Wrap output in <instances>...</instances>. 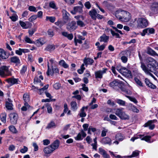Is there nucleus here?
<instances>
[{
    "label": "nucleus",
    "instance_id": "25",
    "mask_svg": "<svg viewBox=\"0 0 158 158\" xmlns=\"http://www.w3.org/2000/svg\"><path fill=\"white\" fill-rule=\"evenodd\" d=\"M23 99L24 102V105H27L28 102L30 101L29 95L26 94H24L23 97Z\"/></svg>",
    "mask_w": 158,
    "mask_h": 158
},
{
    "label": "nucleus",
    "instance_id": "24",
    "mask_svg": "<svg viewBox=\"0 0 158 158\" xmlns=\"http://www.w3.org/2000/svg\"><path fill=\"white\" fill-rule=\"evenodd\" d=\"M94 62V60L91 58H85L84 60V62L85 65H92Z\"/></svg>",
    "mask_w": 158,
    "mask_h": 158
},
{
    "label": "nucleus",
    "instance_id": "61",
    "mask_svg": "<svg viewBox=\"0 0 158 158\" xmlns=\"http://www.w3.org/2000/svg\"><path fill=\"white\" fill-rule=\"evenodd\" d=\"M53 87L56 89H59L61 87V85L59 83H56L53 85Z\"/></svg>",
    "mask_w": 158,
    "mask_h": 158
},
{
    "label": "nucleus",
    "instance_id": "64",
    "mask_svg": "<svg viewBox=\"0 0 158 158\" xmlns=\"http://www.w3.org/2000/svg\"><path fill=\"white\" fill-rule=\"evenodd\" d=\"M85 6L87 9H89L91 7V5L89 2H86L85 4Z\"/></svg>",
    "mask_w": 158,
    "mask_h": 158
},
{
    "label": "nucleus",
    "instance_id": "21",
    "mask_svg": "<svg viewBox=\"0 0 158 158\" xmlns=\"http://www.w3.org/2000/svg\"><path fill=\"white\" fill-rule=\"evenodd\" d=\"M44 151L45 153L48 154L52 153L54 150L52 148V147L50 145L45 147L44 148Z\"/></svg>",
    "mask_w": 158,
    "mask_h": 158
},
{
    "label": "nucleus",
    "instance_id": "23",
    "mask_svg": "<svg viewBox=\"0 0 158 158\" xmlns=\"http://www.w3.org/2000/svg\"><path fill=\"white\" fill-rule=\"evenodd\" d=\"M56 125L55 124V123L53 121H51L49 123L46 128L47 129H50L53 128H55L56 127Z\"/></svg>",
    "mask_w": 158,
    "mask_h": 158
},
{
    "label": "nucleus",
    "instance_id": "60",
    "mask_svg": "<svg viewBox=\"0 0 158 158\" xmlns=\"http://www.w3.org/2000/svg\"><path fill=\"white\" fill-rule=\"evenodd\" d=\"M37 18L36 15H34L31 16L28 19L29 21L30 22H32L35 20Z\"/></svg>",
    "mask_w": 158,
    "mask_h": 158
},
{
    "label": "nucleus",
    "instance_id": "17",
    "mask_svg": "<svg viewBox=\"0 0 158 158\" xmlns=\"http://www.w3.org/2000/svg\"><path fill=\"white\" fill-rule=\"evenodd\" d=\"M60 141L58 140H56L50 145L54 151L57 149L59 147Z\"/></svg>",
    "mask_w": 158,
    "mask_h": 158
},
{
    "label": "nucleus",
    "instance_id": "26",
    "mask_svg": "<svg viewBox=\"0 0 158 158\" xmlns=\"http://www.w3.org/2000/svg\"><path fill=\"white\" fill-rule=\"evenodd\" d=\"M48 85H47L44 86L43 88H41V89H39L38 87H35L34 86H32V87H34V88H35V89H37L39 90V94H42V93H43V92L44 90L47 89L48 88Z\"/></svg>",
    "mask_w": 158,
    "mask_h": 158
},
{
    "label": "nucleus",
    "instance_id": "8",
    "mask_svg": "<svg viewBox=\"0 0 158 158\" xmlns=\"http://www.w3.org/2000/svg\"><path fill=\"white\" fill-rule=\"evenodd\" d=\"M107 70L106 68H103V70H99L95 72V78H102L103 75L106 73Z\"/></svg>",
    "mask_w": 158,
    "mask_h": 158
},
{
    "label": "nucleus",
    "instance_id": "55",
    "mask_svg": "<svg viewBox=\"0 0 158 158\" xmlns=\"http://www.w3.org/2000/svg\"><path fill=\"white\" fill-rule=\"evenodd\" d=\"M75 139L76 140H81L83 139L81 137V132L79 133L77 136L75 137Z\"/></svg>",
    "mask_w": 158,
    "mask_h": 158
},
{
    "label": "nucleus",
    "instance_id": "27",
    "mask_svg": "<svg viewBox=\"0 0 158 158\" xmlns=\"http://www.w3.org/2000/svg\"><path fill=\"white\" fill-rule=\"evenodd\" d=\"M147 53L152 56H158V54L155 51L151 48H149L148 49Z\"/></svg>",
    "mask_w": 158,
    "mask_h": 158
},
{
    "label": "nucleus",
    "instance_id": "10",
    "mask_svg": "<svg viewBox=\"0 0 158 158\" xmlns=\"http://www.w3.org/2000/svg\"><path fill=\"white\" fill-rule=\"evenodd\" d=\"M156 122L157 120L156 119L149 120L145 123L144 124L145 127H147L148 126L149 129L152 130L155 127V125L153 123Z\"/></svg>",
    "mask_w": 158,
    "mask_h": 158
},
{
    "label": "nucleus",
    "instance_id": "62",
    "mask_svg": "<svg viewBox=\"0 0 158 158\" xmlns=\"http://www.w3.org/2000/svg\"><path fill=\"white\" fill-rule=\"evenodd\" d=\"M108 130L107 129H104L102 130L101 133V136L105 137L106 135V133L107 132Z\"/></svg>",
    "mask_w": 158,
    "mask_h": 158
},
{
    "label": "nucleus",
    "instance_id": "46",
    "mask_svg": "<svg viewBox=\"0 0 158 158\" xmlns=\"http://www.w3.org/2000/svg\"><path fill=\"white\" fill-rule=\"evenodd\" d=\"M129 106L131 107V109L132 110L135 112L138 113L139 112V110L137 109V108L132 104H130Z\"/></svg>",
    "mask_w": 158,
    "mask_h": 158
},
{
    "label": "nucleus",
    "instance_id": "19",
    "mask_svg": "<svg viewBox=\"0 0 158 158\" xmlns=\"http://www.w3.org/2000/svg\"><path fill=\"white\" fill-rule=\"evenodd\" d=\"M82 6H76L73 8L74 11H71V13L73 14H75L76 13L78 12L80 13L82 12Z\"/></svg>",
    "mask_w": 158,
    "mask_h": 158
},
{
    "label": "nucleus",
    "instance_id": "29",
    "mask_svg": "<svg viewBox=\"0 0 158 158\" xmlns=\"http://www.w3.org/2000/svg\"><path fill=\"white\" fill-rule=\"evenodd\" d=\"M140 138L142 140H144L148 142H150V139L152 137V136H143V135H140Z\"/></svg>",
    "mask_w": 158,
    "mask_h": 158
},
{
    "label": "nucleus",
    "instance_id": "4",
    "mask_svg": "<svg viewBox=\"0 0 158 158\" xmlns=\"http://www.w3.org/2000/svg\"><path fill=\"white\" fill-rule=\"evenodd\" d=\"M9 66H3L0 67V76L2 77L11 75V72L9 71Z\"/></svg>",
    "mask_w": 158,
    "mask_h": 158
},
{
    "label": "nucleus",
    "instance_id": "1",
    "mask_svg": "<svg viewBox=\"0 0 158 158\" xmlns=\"http://www.w3.org/2000/svg\"><path fill=\"white\" fill-rule=\"evenodd\" d=\"M120 89L123 92V94L128 98L130 101L133 102L135 104H136L138 102V101L135 98L132 97L127 95H130L131 94L132 92L130 90L127 89L126 87L124 86H121Z\"/></svg>",
    "mask_w": 158,
    "mask_h": 158
},
{
    "label": "nucleus",
    "instance_id": "14",
    "mask_svg": "<svg viewBox=\"0 0 158 158\" xmlns=\"http://www.w3.org/2000/svg\"><path fill=\"white\" fill-rule=\"evenodd\" d=\"M45 43V41L43 38H40L34 42V44L37 46L40 47Z\"/></svg>",
    "mask_w": 158,
    "mask_h": 158
},
{
    "label": "nucleus",
    "instance_id": "56",
    "mask_svg": "<svg viewBox=\"0 0 158 158\" xmlns=\"http://www.w3.org/2000/svg\"><path fill=\"white\" fill-rule=\"evenodd\" d=\"M110 30L111 32V34L113 36H115L116 37L118 38L120 37L118 33L115 32L112 29H110Z\"/></svg>",
    "mask_w": 158,
    "mask_h": 158
},
{
    "label": "nucleus",
    "instance_id": "49",
    "mask_svg": "<svg viewBox=\"0 0 158 158\" xmlns=\"http://www.w3.org/2000/svg\"><path fill=\"white\" fill-rule=\"evenodd\" d=\"M135 80L136 83L140 86H143V83L142 82L137 78H135Z\"/></svg>",
    "mask_w": 158,
    "mask_h": 158
},
{
    "label": "nucleus",
    "instance_id": "30",
    "mask_svg": "<svg viewBox=\"0 0 158 158\" xmlns=\"http://www.w3.org/2000/svg\"><path fill=\"white\" fill-rule=\"evenodd\" d=\"M19 23L21 26L23 28L25 29H27L28 28V27L27 26V25H29L31 24V23L29 22H26V23H25V22L21 21H20Z\"/></svg>",
    "mask_w": 158,
    "mask_h": 158
},
{
    "label": "nucleus",
    "instance_id": "37",
    "mask_svg": "<svg viewBox=\"0 0 158 158\" xmlns=\"http://www.w3.org/2000/svg\"><path fill=\"white\" fill-rule=\"evenodd\" d=\"M72 109L74 110H76L77 109V103L75 101H72L70 103Z\"/></svg>",
    "mask_w": 158,
    "mask_h": 158
},
{
    "label": "nucleus",
    "instance_id": "51",
    "mask_svg": "<svg viewBox=\"0 0 158 158\" xmlns=\"http://www.w3.org/2000/svg\"><path fill=\"white\" fill-rule=\"evenodd\" d=\"M28 151V148L25 146H24L23 148H21L20 150V152L22 153H25Z\"/></svg>",
    "mask_w": 158,
    "mask_h": 158
},
{
    "label": "nucleus",
    "instance_id": "39",
    "mask_svg": "<svg viewBox=\"0 0 158 158\" xmlns=\"http://www.w3.org/2000/svg\"><path fill=\"white\" fill-rule=\"evenodd\" d=\"M118 82L116 81H114L111 82L109 85L110 86L113 88H115L116 87H118Z\"/></svg>",
    "mask_w": 158,
    "mask_h": 158
},
{
    "label": "nucleus",
    "instance_id": "32",
    "mask_svg": "<svg viewBox=\"0 0 158 158\" xmlns=\"http://www.w3.org/2000/svg\"><path fill=\"white\" fill-rule=\"evenodd\" d=\"M63 13L64 19L67 21L69 19V14L66 10H63Z\"/></svg>",
    "mask_w": 158,
    "mask_h": 158
},
{
    "label": "nucleus",
    "instance_id": "57",
    "mask_svg": "<svg viewBox=\"0 0 158 158\" xmlns=\"http://www.w3.org/2000/svg\"><path fill=\"white\" fill-rule=\"evenodd\" d=\"M99 153L102 156H103L106 153V152L105 150L101 148H100L99 149Z\"/></svg>",
    "mask_w": 158,
    "mask_h": 158
},
{
    "label": "nucleus",
    "instance_id": "44",
    "mask_svg": "<svg viewBox=\"0 0 158 158\" xmlns=\"http://www.w3.org/2000/svg\"><path fill=\"white\" fill-rule=\"evenodd\" d=\"M52 73H50V75H53V74L54 73H58L59 72V69L58 68H57L56 66H54V67H53L52 65Z\"/></svg>",
    "mask_w": 158,
    "mask_h": 158
},
{
    "label": "nucleus",
    "instance_id": "54",
    "mask_svg": "<svg viewBox=\"0 0 158 158\" xmlns=\"http://www.w3.org/2000/svg\"><path fill=\"white\" fill-rule=\"evenodd\" d=\"M27 67L26 66L24 65L20 71V73L22 75L24 74L27 70Z\"/></svg>",
    "mask_w": 158,
    "mask_h": 158
},
{
    "label": "nucleus",
    "instance_id": "2",
    "mask_svg": "<svg viewBox=\"0 0 158 158\" xmlns=\"http://www.w3.org/2000/svg\"><path fill=\"white\" fill-rule=\"evenodd\" d=\"M126 15H128L127 17H125L124 16L123 17L121 16L122 14V11L120 10H118L116 11L115 13V15L116 17L121 20V21L124 22H127L128 21L131 19V16H130V13L129 12L126 13Z\"/></svg>",
    "mask_w": 158,
    "mask_h": 158
},
{
    "label": "nucleus",
    "instance_id": "31",
    "mask_svg": "<svg viewBox=\"0 0 158 158\" xmlns=\"http://www.w3.org/2000/svg\"><path fill=\"white\" fill-rule=\"evenodd\" d=\"M141 67L146 74L149 73V72L150 71L148 69V67H146L143 63H141Z\"/></svg>",
    "mask_w": 158,
    "mask_h": 158
},
{
    "label": "nucleus",
    "instance_id": "59",
    "mask_svg": "<svg viewBox=\"0 0 158 158\" xmlns=\"http://www.w3.org/2000/svg\"><path fill=\"white\" fill-rule=\"evenodd\" d=\"M109 152L111 156H113L114 157L117 158H123V157H122L121 156L119 155H115L113 153V152H112L110 151H109Z\"/></svg>",
    "mask_w": 158,
    "mask_h": 158
},
{
    "label": "nucleus",
    "instance_id": "22",
    "mask_svg": "<svg viewBox=\"0 0 158 158\" xmlns=\"http://www.w3.org/2000/svg\"><path fill=\"white\" fill-rule=\"evenodd\" d=\"M100 42H103L104 43H107L109 38L108 36H106L105 34H103V35L100 37Z\"/></svg>",
    "mask_w": 158,
    "mask_h": 158
},
{
    "label": "nucleus",
    "instance_id": "40",
    "mask_svg": "<svg viewBox=\"0 0 158 158\" xmlns=\"http://www.w3.org/2000/svg\"><path fill=\"white\" fill-rule=\"evenodd\" d=\"M9 129L10 131L13 133L16 134L18 132V131L15 127L13 125H11L9 126Z\"/></svg>",
    "mask_w": 158,
    "mask_h": 158
},
{
    "label": "nucleus",
    "instance_id": "16",
    "mask_svg": "<svg viewBox=\"0 0 158 158\" xmlns=\"http://www.w3.org/2000/svg\"><path fill=\"white\" fill-rule=\"evenodd\" d=\"M89 14L92 19L94 20L96 19L97 12L95 9H92L91 10L89 11Z\"/></svg>",
    "mask_w": 158,
    "mask_h": 158
},
{
    "label": "nucleus",
    "instance_id": "48",
    "mask_svg": "<svg viewBox=\"0 0 158 158\" xmlns=\"http://www.w3.org/2000/svg\"><path fill=\"white\" fill-rule=\"evenodd\" d=\"M120 105L125 106L126 104V102L125 101L120 99H118L116 101Z\"/></svg>",
    "mask_w": 158,
    "mask_h": 158
},
{
    "label": "nucleus",
    "instance_id": "42",
    "mask_svg": "<svg viewBox=\"0 0 158 158\" xmlns=\"http://www.w3.org/2000/svg\"><path fill=\"white\" fill-rule=\"evenodd\" d=\"M81 117L84 118L85 117L86 114L85 113V110H83V109H81L80 110V112L78 114Z\"/></svg>",
    "mask_w": 158,
    "mask_h": 158
},
{
    "label": "nucleus",
    "instance_id": "34",
    "mask_svg": "<svg viewBox=\"0 0 158 158\" xmlns=\"http://www.w3.org/2000/svg\"><path fill=\"white\" fill-rule=\"evenodd\" d=\"M59 64L60 65L62 66L64 68H67L69 67L68 64L66 63L63 60H60L59 62Z\"/></svg>",
    "mask_w": 158,
    "mask_h": 158
},
{
    "label": "nucleus",
    "instance_id": "52",
    "mask_svg": "<svg viewBox=\"0 0 158 158\" xmlns=\"http://www.w3.org/2000/svg\"><path fill=\"white\" fill-rule=\"evenodd\" d=\"M28 9L31 11L36 12L37 10L36 8L34 6H29Z\"/></svg>",
    "mask_w": 158,
    "mask_h": 158
},
{
    "label": "nucleus",
    "instance_id": "5",
    "mask_svg": "<svg viewBox=\"0 0 158 158\" xmlns=\"http://www.w3.org/2000/svg\"><path fill=\"white\" fill-rule=\"evenodd\" d=\"M9 117L11 124H16L19 118L18 114L16 113L13 112L10 114Z\"/></svg>",
    "mask_w": 158,
    "mask_h": 158
},
{
    "label": "nucleus",
    "instance_id": "58",
    "mask_svg": "<svg viewBox=\"0 0 158 158\" xmlns=\"http://www.w3.org/2000/svg\"><path fill=\"white\" fill-rule=\"evenodd\" d=\"M10 18L11 19L12 21L15 22L18 19V16L16 14H15V15L10 16Z\"/></svg>",
    "mask_w": 158,
    "mask_h": 158
},
{
    "label": "nucleus",
    "instance_id": "63",
    "mask_svg": "<svg viewBox=\"0 0 158 158\" xmlns=\"http://www.w3.org/2000/svg\"><path fill=\"white\" fill-rule=\"evenodd\" d=\"M121 59L122 62L124 63H126L127 62L128 59L127 57L125 56H122L121 57Z\"/></svg>",
    "mask_w": 158,
    "mask_h": 158
},
{
    "label": "nucleus",
    "instance_id": "36",
    "mask_svg": "<svg viewBox=\"0 0 158 158\" xmlns=\"http://www.w3.org/2000/svg\"><path fill=\"white\" fill-rule=\"evenodd\" d=\"M119 117L121 119L124 120L129 119V116L126 114L123 111Z\"/></svg>",
    "mask_w": 158,
    "mask_h": 158
},
{
    "label": "nucleus",
    "instance_id": "53",
    "mask_svg": "<svg viewBox=\"0 0 158 158\" xmlns=\"http://www.w3.org/2000/svg\"><path fill=\"white\" fill-rule=\"evenodd\" d=\"M24 40L27 43L30 44H34V42L32 41L30 38L27 36L25 37Z\"/></svg>",
    "mask_w": 158,
    "mask_h": 158
},
{
    "label": "nucleus",
    "instance_id": "7",
    "mask_svg": "<svg viewBox=\"0 0 158 158\" xmlns=\"http://www.w3.org/2000/svg\"><path fill=\"white\" fill-rule=\"evenodd\" d=\"M77 27L76 22L73 21L68 23L67 26V29L69 31H72L75 30Z\"/></svg>",
    "mask_w": 158,
    "mask_h": 158
},
{
    "label": "nucleus",
    "instance_id": "28",
    "mask_svg": "<svg viewBox=\"0 0 158 158\" xmlns=\"http://www.w3.org/2000/svg\"><path fill=\"white\" fill-rule=\"evenodd\" d=\"M55 49V46L52 45H48L45 49L46 51L51 52L53 51Z\"/></svg>",
    "mask_w": 158,
    "mask_h": 158
},
{
    "label": "nucleus",
    "instance_id": "6",
    "mask_svg": "<svg viewBox=\"0 0 158 158\" xmlns=\"http://www.w3.org/2000/svg\"><path fill=\"white\" fill-rule=\"evenodd\" d=\"M155 29L152 28H148L143 30L141 33L143 36H144L146 34L149 35L151 34H153L155 33Z\"/></svg>",
    "mask_w": 158,
    "mask_h": 158
},
{
    "label": "nucleus",
    "instance_id": "3",
    "mask_svg": "<svg viewBox=\"0 0 158 158\" xmlns=\"http://www.w3.org/2000/svg\"><path fill=\"white\" fill-rule=\"evenodd\" d=\"M137 27L138 28H144L148 25V20L144 18H138L137 20Z\"/></svg>",
    "mask_w": 158,
    "mask_h": 158
},
{
    "label": "nucleus",
    "instance_id": "47",
    "mask_svg": "<svg viewBox=\"0 0 158 158\" xmlns=\"http://www.w3.org/2000/svg\"><path fill=\"white\" fill-rule=\"evenodd\" d=\"M84 66V64H83L81 67V69L77 70V72L79 74H81L83 73L84 70L85 69Z\"/></svg>",
    "mask_w": 158,
    "mask_h": 158
},
{
    "label": "nucleus",
    "instance_id": "20",
    "mask_svg": "<svg viewBox=\"0 0 158 158\" xmlns=\"http://www.w3.org/2000/svg\"><path fill=\"white\" fill-rule=\"evenodd\" d=\"M61 34L62 35L67 37L69 40H72L73 39V36L72 34H68L66 32H62Z\"/></svg>",
    "mask_w": 158,
    "mask_h": 158
},
{
    "label": "nucleus",
    "instance_id": "38",
    "mask_svg": "<svg viewBox=\"0 0 158 158\" xmlns=\"http://www.w3.org/2000/svg\"><path fill=\"white\" fill-rule=\"evenodd\" d=\"M116 139L119 141H122L124 139V137L121 133H118L115 136Z\"/></svg>",
    "mask_w": 158,
    "mask_h": 158
},
{
    "label": "nucleus",
    "instance_id": "9",
    "mask_svg": "<svg viewBox=\"0 0 158 158\" xmlns=\"http://www.w3.org/2000/svg\"><path fill=\"white\" fill-rule=\"evenodd\" d=\"M147 67L151 72H153V71L158 69V63L155 60L152 64L151 65H148Z\"/></svg>",
    "mask_w": 158,
    "mask_h": 158
},
{
    "label": "nucleus",
    "instance_id": "13",
    "mask_svg": "<svg viewBox=\"0 0 158 158\" xmlns=\"http://www.w3.org/2000/svg\"><path fill=\"white\" fill-rule=\"evenodd\" d=\"M10 61L11 63L15 64V65L17 66L20 63V61L19 58L16 56H14L10 58Z\"/></svg>",
    "mask_w": 158,
    "mask_h": 158
},
{
    "label": "nucleus",
    "instance_id": "50",
    "mask_svg": "<svg viewBox=\"0 0 158 158\" xmlns=\"http://www.w3.org/2000/svg\"><path fill=\"white\" fill-rule=\"evenodd\" d=\"M76 23L77 25L80 27H83L85 26V24L84 22L80 20H77L76 22Z\"/></svg>",
    "mask_w": 158,
    "mask_h": 158
},
{
    "label": "nucleus",
    "instance_id": "45",
    "mask_svg": "<svg viewBox=\"0 0 158 158\" xmlns=\"http://www.w3.org/2000/svg\"><path fill=\"white\" fill-rule=\"evenodd\" d=\"M12 104L11 102H6V106L8 110H11L13 109Z\"/></svg>",
    "mask_w": 158,
    "mask_h": 158
},
{
    "label": "nucleus",
    "instance_id": "43",
    "mask_svg": "<svg viewBox=\"0 0 158 158\" xmlns=\"http://www.w3.org/2000/svg\"><path fill=\"white\" fill-rule=\"evenodd\" d=\"M55 19L54 17L47 16L45 20L46 21L49 20L51 22L53 23L55 21Z\"/></svg>",
    "mask_w": 158,
    "mask_h": 158
},
{
    "label": "nucleus",
    "instance_id": "35",
    "mask_svg": "<svg viewBox=\"0 0 158 158\" xmlns=\"http://www.w3.org/2000/svg\"><path fill=\"white\" fill-rule=\"evenodd\" d=\"M155 60L152 57H148L146 59V61L148 64H147V67H148V65H151L152 64V63H153V62Z\"/></svg>",
    "mask_w": 158,
    "mask_h": 158
},
{
    "label": "nucleus",
    "instance_id": "18",
    "mask_svg": "<svg viewBox=\"0 0 158 158\" xmlns=\"http://www.w3.org/2000/svg\"><path fill=\"white\" fill-rule=\"evenodd\" d=\"M0 56L2 59H6L9 57V55L2 49L0 48Z\"/></svg>",
    "mask_w": 158,
    "mask_h": 158
},
{
    "label": "nucleus",
    "instance_id": "15",
    "mask_svg": "<svg viewBox=\"0 0 158 158\" xmlns=\"http://www.w3.org/2000/svg\"><path fill=\"white\" fill-rule=\"evenodd\" d=\"M6 81L8 83L11 84V85H12L15 84H18L19 79L11 77L8 78Z\"/></svg>",
    "mask_w": 158,
    "mask_h": 158
},
{
    "label": "nucleus",
    "instance_id": "41",
    "mask_svg": "<svg viewBox=\"0 0 158 158\" xmlns=\"http://www.w3.org/2000/svg\"><path fill=\"white\" fill-rule=\"evenodd\" d=\"M122 109H114V110L115 111V114L118 116L119 117V116L121 115V114L123 112V111L122 110Z\"/></svg>",
    "mask_w": 158,
    "mask_h": 158
},
{
    "label": "nucleus",
    "instance_id": "33",
    "mask_svg": "<svg viewBox=\"0 0 158 158\" xmlns=\"http://www.w3.org/2000/svg\"><path fill=\"white\" fill-rule=\"evenodd\" d=\"M139 152L138 150H135L133 152L132 155L128 156V158H132L136 157L139 156Z\"/></svg>",
    "mask_w": 158,
    "mask_h": 158
},
{
    "label": "nucleus",
    "instance_id": "12",
    "mask_svg": "<svg viewBox=\"0 0 158 158\" xmlns=\"http://www.w3.org/2000/svg\"><path fill=\"white\" fill-rule=\"evenodd\" d=\"M151 9L153 12L157 14L158 13V3L154 2L151 5Z\"/></svg>",
    "mask_w": 158,
    "mask_h": 158
},
{
    "label": "nucleus",
    "instance_id": "11",
    "mask_svg": "<svg viewBox=\"0 0 158 158\" xmlns=\"http://www.w3.org/2000/svg\"><path fill=\"white\" fill-rule=\"evenodd\" d=\"M100 142L103 144L110 145L111 144L112 140L109 137H106L103 138L100 141Z\"/></svg>",
    "mask_w": 158,
    "mask_h": 158
}]
</instances>
